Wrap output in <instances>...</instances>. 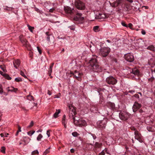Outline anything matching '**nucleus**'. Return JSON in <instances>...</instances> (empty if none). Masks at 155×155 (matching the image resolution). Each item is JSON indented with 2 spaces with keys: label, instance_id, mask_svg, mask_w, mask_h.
<instances>
[{
  "label": "nucleus",
  "instance_id": "nucleus-1",
  "mask_svg": "<svg viewBox=\"0 0 155 155\" xmlns=\"http://www.w3.org/2000/svg\"><path fill=\"white\" fill-rule=\"evenodd\" d=\"M68 108L70 110L69 114L70 119L73 120V121L74 125L81 127L85 126L86 123L85 120L79 119L75 116L76 113L75 108L71 104L68 106Z\"/></svg>",
  "mask_w": 155,
  "mask_h": 155
},
{
  "label": "nucleus",
  "instance_id": "nucleus-2",
  "mask_svg": "<svg viewBox=\"0 0 155 155\" xmlns=\"http://www.w3.org/2000/svg\"><path fill=\"white\" fill-rule=\"evenodd\" d=\"M65 12L68 13L70 14H72L74 15H76L77 16L75 17L74 19L75 21H82L84 19V17H82V14L80 12H79L78 10L76 9H74L72 8L71 10L69 8H68L67 10H65Z\"/></svg>",
  "mask_w": 155,
  "mask_h": 155
},
{
  "label": "nucleus",
  "instance_id": "nucleus-3",
  "mask_svg": "<svg viewBox=\"0 0 155 155\" xmlns=\"http://www.w3.org/2000/svg\"><path fill=\"white\" fill-rule=\"evenodd\" d=\"M90 67L93 71L95 72H98L100 71L98 63L95 58H92L89 61Z\"/></svg>",
  "mask_w": 155,
  "mask_h": 155
},
{
  "label": "nucleus",
  "instance_id": "nucleus-4",
  "mask_svg": "<svg viewBox=\"0 0 155 155\" xmlns=\"http://www.w3.org/2000/svg\"><path fill=\"white\" fill-rule=\"evenodd\" d=\"M75 7L78 9L83 10L85 8L84 3L80 0H75L74 2Z\"/></svg>",
  "mask_w": 155,
  "mask_h": 155
},
{
  "label": "nucleus",
  "instance_id": "nucleus-5",
  "mask_svg": "<svg viewBox=\"0 0 155 155\" xmlns=\"http://www.w3.org/2000/svg\"><path fill=\"white\" fill-rule=\"evenodd\" d=\"M110 49L107 47H104L100 49L99 54L103 57H106L109 54Z\"/></svg>",
  "mask_w": 155,
  "mask_h": 155
},
{
  "label": "nucleus",
  "instance_id": "nucleus-6",
  "mask_svg": "<svg viewBox=\"0 0 155 155\" xmlns=\"http://www.w3.org/2000/svg\"><path fill=\"white\" fill-rule=\"evenodd\" d=\"M107 119L104 118L103 120L98 121L97 123V126L99 128L104 129L105 127L107 122Z\"/></svg>",
  "mask_w": 155,
  "mask_h": 155
},
{
  "label": "nucleus",
  "instance_id": "nucleus-7",
  "mask_svg": "<svg viewBox=\"0 0 155 155\" xmlns=\"http://www.w3.org/2000/svg\"><path fill=\"white\" fill-rule=\"evenodd\" d=\"M20 41L23 45V46L26 48L30 47V45L26 39L22 35H20L19 37Z\"/></svg>",
  "mask_w": 155,
  "mask_h": 155
},
{
  "label": "nucleus",
  "instance_id": "nucleus-8",
  "mask_svg": "<svg viewBox=\"0 0 155 155\" xmlns=\"http://www.w3.org/2000/svg\"><path fill=\"white\" fill-rule=\"evenodd\" d=\"M130 114L126 112L123 111L119 113V117L123 120H126L129 117Z\"/></svg>",
  "mask_w": 155,
  "mask_h": 155
},
{
  "label": "nucleus",
  "instance_id": "nucleus-9",
  "mask_svg": "<svg viewBox=\"0 0 155 155\" xmlns=\"http://www.w3.org/2000/svg\"><path fill=\"white\" fill-rule=\"evenodd\" d=\"M106 82L109 84H115L117 82V80L113 77L109 76L106 78Z\"/></svg>",
  "mask_w": 155,
  "mask_h": 155
},
{
  "label": "nucleus",
  "instance_id": "nucleus-10",
  "mask_svg": "<svg viewBox=\"0 0 155 155\" xmlns=\"http://www.w3.org/2000/svg\"><path fill=\"white\" fill-rule=\"evenodd\" d=\"M124 58L126 60L130 62H133L134 60L133 55L130 53L125 54Z\"/></svg>",
  "mask_w": 155,
  "mask_h": 155
},
{
  "label": "nucleus",
  "instance_id": "nucleus-11",
  "mask_svg": "<svg viewBox=\"0 0 155 155\" xmlns=\"http://www.w3.org/2000/svg\"><path fill=\"white\" fill-rule=\"evenodd\" d=\"M70 74H72L74 77L78 81H81V77L82 75L81 73L75 71L74 72H71Z\"/></svg>",
  "mask_w": 155,
  "mask_h": 155
},
{
  "label": "nucleus",
  "instance_id": "nucleus-12",
  "mask_svg": "<svg viewBox=\"0 0 155 155\" xmlns=\"http://www.w3.org/2000/svg\"><path fill=\"white\" fill-rule=\"evenodd\" d=\"M134 134L135 139L140 143H142L143 142L141 138V135L137 130H136L134 132Z\"/></svg>",
  "mask_w": 155,
  "mask_h": 155
},
{
  "label": "nucleus",
  "instance_id": "nucleus-13",
  "mask_svg": "<svg viewBox=\"0 0 155 155\" xmlns=\"http://www.w3.org/2000/svg\"><path fill=\"white\" fill-rule=\"evenodd\" d=\"M141 107V104H140L138 103L137 102H135L132 107L133 111L134 112L136 111Z\"/></svg>",
  "mask_w": 155,
  "mask_h": 155
},
{
  "label": "nucleus",
  "instance_id": "nucleus-14",
  "mask_svg": "<svg viewBox=\"0 0 155 155\" xmlns=\"http://www.w3.org/2000/svg\"><path fill=\"white\" fill-rule=\"evenodd\" d=\"M45 34L47 36V39L48 41V43H50L51 41L50 40V38H51V41L52 42H54V37L51 35L49 34V32H46Z\"/></svg>",
  "mask_w": 155,
  "mask_h": 155
},
{
  "label": "nucleus",
  "instance_id": "nucleus-15",
  "mask_svg": "<svg viewBox=\"0 0 155 155\" xmlns=\"http://www.w3.org/2000/svg\"><path fill=\"white\" fill-rule=\"evenodd\" d=\"M14 66L16 69H18L20 64V61L18 59L15 60L13 62Z\"/></svg>",
  "mask_w": 155,
  "mask_h": 155
},
{
  "label": "nucleus",
  "instance_id": "nucleus-16",
  "mask_svg": "<svg viewBox=\"0 0 155 155\" xmlns=\"http://www.w3.org/2000/svg\"><path fill=\"white\" fill-rule=\"evenodd\" d=\"M106 18V15L104 14H99L96 15L95 18L97 19H104Z\"/></svg>",
  "mask_w": 155,
  "mask_h": 155
},
{
  "label": "nucleus",
  "instance_id": "nucleus-17",
  "mask_svg": "<svg viewBox=\"0 0 155 155\" xmlns=\"http://www.w3.org/2000/svg\"><path fill=\"white\" fill-rule=\"evenodd\" d=\"M25 139H24L23 140H21V141H23V145L24 146H25L29 142L31 139L28 137H25Z\"/></svg>",
  "mask_w": 155,
  "mask_h": 155
},
{
  "label": "nucleus",
  "instance_id": "nucleus-18",
  "mask_svg": "<svg viewBox=\"0 0 155 155\" xmlns=\"http://www.w3.org/2000/svg\"><path fill=\"white\" fill-rule=\"evenodd\" d=\"M130 73L135 75H138L139 74V71L136 69H131L130 71Z\"/></svg>",
  "mask_w": 155,
  "mask_h": 155
},
{
  "label": "nucleus",
  "instance_id": "nucleus-19",
  "mask_svg": "<svg viewBox=\"0 0 155 155\" xmlns=\"http://www.w3.org/2000/svg\"><path fill=\"white\" fill-rule=\"evenodd\" d=\"M66 116L65 115H64L63 117L62 122V124L64 125V128H66L67 127L66 126V122L65 121Z\"/></svg>",
  "mask_w": 155,
  "mask_h": 155
},
{
  "label": "nucleus",
  "instance_id": "nucleus-20",
  "mask_svg": "<svg viewBox=\"0 0 155 155\" xmlns=\"http://www.w3.org/2000/svg\"><path fill=\"white\" fill-rule=\"evenodd\" d=\"M60 112V110H56V111L54 113V114L53 115V117L56 118L58 116V114Z\"/></svg>",
  "mask_w": 155,
  "mask_h": 155
},
{
  "label": "nucleus",
  "instance_id": "nucleus-21",
  "mask_svg": "<svg viewBox=\"0 0 155 155\" xmlns=\"http://www.w3.org/2000/svg\"><path fill=\"white\" fill-rule=\"evenodd\" d=\"M147 49L152 51H153L154 50V46L152 45H150L148 47Z\"/></svg>",
  "mask_w": 155,
  "mask_h": 155
},
{
  "label": "nucleus",
  "instance_id": "nucleus-22",
  "mask_svg": "<svg viewBox=\"0 0 155 155\" xmlns=\"http://www.w3.org/2000/svg\"><path fill=\"white\" fill-rule=\"evenodd\" d=\"M93 30L95 32H98L99 31V27L98 26H94L93 27Z\"/></svg>",
  "mask_w": 155,
  "mask_h": 155
},
{
  "label": "nucleus",
  "instance_id": "nucleus-23",
  "mask_svg": "<svg viewBox=\"0 0 155 155\" xmlns=\"http://www.w3.org/2000/svg\"><path fill=\"white\" fill-rule=\"evenodd\" d=\"M11 88H12V89H9V87H8V91H11V92H13L14 91H14L15 92H16L17 90V88H15L13 87H11Z\"/></svg>",
  "mask_w": 155,
  "mask_h": 155
},
{
  "label": "nucleus",
  "instance_id": "nucleus-24",
  "mask_svg": "<svg viewBox=\"0 0 155 155\" xmlns=\"http://www.w3.org/2000/svg\"><path fill=\"white\" fill-rule=\"evenodd\" d=\"M43 137V136L41 134H39L37 137V139L38 141H40L41 140V139Z\"/></svg>",
  "mask_w": 155,
  "mask_h": 155
},
{
  "label": "nucleus",
  "instance_id": "nucleus-25",
  "mask_svg": "<svg viewBox=\"0 0 155 155\" xmlns=\"http://www.w3.org/2000/svg\"><path fill=\"white\" fill-rule=\"evenodd\" d=\"M101 144L98 143H96L95 144V147L96 148H100L101 147Z\"/></svg>",
  "mask_w": 155,
  "mask_h": 155
},
{
  "label": "nucleus",
  "instance_id": "nucleus-26",
  "mask_svg": "<svg viewBox=\"0 0 155 155\" xmlns=\"http://www.w3.org/2000/svg\"><path fill=\"white\" fill-rule=\"evenodd\" d=\"M27 26L28 27L29 30L31 32H33V30L34 29V27L30 26L28 24Z\"/></svg>",
  "mask_w": 155,
  "mask_h": 155
},
{
  "label": "nucleus",
  "instance_id": "nucleus-27",
  "mask_svg": "<svg viewBox=\"0 0 155 155\" xmlns=\"http://www.w3.org/2000/svg\"><path fill=\"white\" fill-rule=\"evenodd\" d=\"M4 76L5 77V78L7 79L10 80L11 79V78L8 74H5Z\"/></svg>",
  "mask_w": 155,
  "mask_h": 155
},
{
  "label": "nucleus",
  "instance_id": "nucleus-28",
  "mask_svg": "<svg viewBox=\"0 0 155 155\" xmlns=\"http://www.w3.org/2000/svg\"><path fill=\"white\" fill-rule=\"evenodd\" d=\"M15 81L17 82H19V81H22V80L21 78L20 77H18L16 78L15 79Z\"/></svg>",
  "mask_w": 155,
  "mask_h": 155
},
{
  "label": "nucleus",
  "instance_id": "nucleus-29",
  "mask_svg": "<svg viewBox=\"0 0 155 155\" xmlns=\"http://www.w3.org/2000/svg\"><path fill=\"white\" fill-rule=\"evenodd\" d=\"M50 148V147H49L48 149H47L44 152L43 155H46L49 152V149Z\"/></svg>",
  "mask_w": 155,
  "mask_h": 155
},
{
  "label": "nucleus",
  "instance_id": "nucleus-30",
  "mask_svg": "<svg viewBox=\"0 0 155 155\" xmlns=\"http://www.w3.org/2000/svg\"><path fill=\"white\" fill-rule=\"evenodd\" d=\"M72 134L74 137H77L79 135V134L76 132H73Z\"/></svg>",
  "mask_w": 155,
  "mask_h": 155
},
{
  "label": "nucleus",
  "instance_id": "nucleus-31",
  "mask_svg": "<svg viewBox=\"0 0 155 155\" xmlns=\"http://www.w3.org/2000/svg\"><path fill=\"white\" fill-rule=\"evenodd\" d=\"M111 5L112 7H117L118 6V4H117V3L115 2L112 3L111 4Z\"/></svg>",
  "mask_w": 155,
  "mask_h": 155
},
{
  "label": "nucleus",
  "instance_id": "nucleus-32",
  "mask_svg": "<svg viewBox=\"0 0 155 155\" xmlns=\"http://www.w3.org/2000/svg\"><path fill=\"white\" fill-rule=\"evenodd\" d=\"M27 99L28 100H29L30 101H31V100H33L34 97H33V96L31 95H28V96H27Z\"/></svg>",
  "mask_w": 155,
  "mask_h": 155
},
{
  "label": "nucleus",
  "instance_id": "nucleus-33",
  "mask_svg": "<svg viewBox=\"0 0 155 155\" xmlns=\"http://www.w3.org/2000/svg\"><path fill=\"white\" fill-rule=\"evenodd\" d=\"M35 132V131H33L32 132L30 131L27 132V134L28 135H30V136H31L33 135Z\"/></svg>",
  "mask_w": 155,
  "mask_h": 155
},
{
  "label": "nucleus",
  "instance_id": "nucleus-34",
  "mask_svg": "<svg viewBox=\"0 0 155 155\" xmlns=\"http://www.w3.org/2000/svg\"><path fill=\"white\" fill-rule=\"evenodd\" d=\"M5 147H2L1 151L2 152L5 153Z\"/></svg>",
  "mask_w": 155,
  "mask_h": 155
},
{
  "label": "nucleus",
  "instance_id": "nucleus-35",
  "mask_svg": "<svg viewBox=\"0 0 155 155\" xmlns=\"http://www.w3.org/2000/svg\"><path fill=\"white\" fill-rule=\"evenodd\" d=\"M20 74L23 77H24L25 78H27V77L24 74V72L22 71H20Z\"/></svg>",
  "mask_w": 155,
  "mask_h": 155
},
{
  "label": "nucleus",
  "instance_id": "nucleus-36",
  "mask_svg": "<svg viewBox=\"0 0 155 155\" xmlns=\"http://www.w3.org/2000/svg\"><path fill=\"white\" fill-rule=\"evenodd\" d=\"M32 154L33 155L35 154H39V152L37 150L33 151L32 153Z\"/></svg>",
  "mask_w": 155,
  "mask_h": 155
},
{
  "label": "nucleus",
  "instance_id": "nucleus-37",
  "mask_svg": "<svg viewBox=\"0 0 155 155\" xmlns=\"http://www.w3.org/2000/svg\"><path fill=\"white\" fill-rule=\"evenodd\" d=\"M51 131V130H48L47 131L46 134L48 136V137H49L50 136V132Z\"/></svg>",
  "mask_w": 155,
  "mask_h": 155
},
{
  "label": "nucleus",
  "instance_id": "nucleus-38",
  "mask_svg": "<svg viewBox=\"0 0 155 155\" xmlns=\"http://www.w3.org/2000/svg\"><path fill=\"white\" fill-rule=\"evenodd\" d=\"M121 24L122 25L124 26V27H128V26L127 25V24H125V22H121Z\"/></svg>",
  "mask_w": 155,
  "mask_h": 155
},
{
  "label": "nucleus",
  "instance_id": "nucleus-39",
  "mask_svg": "<svg viewBox=\"0 0 155 155\" xmlns=\"http://www.w3.org/2000/svg\"><path fill=\"white\" fill-rule=\"evenodd\" d=\"M34 124V123L33 121H31L30 125L28 126L29 127H32Z\"/></svg>",
  "mask_w": 155,
  "mask_h": 155
},
{
  "label": "nucleus",
  "instance_id": "nucleus-40",
  "mask_svg": "<svg viewBox=\"0 0 155 155\" xmlns=\"http://www.w3.org/2000/svg\"><path fill=\"white\" fill-rule=\"evenodd\" d=\"M151 129L152 127L150 126H147V129L149 131H151Z\"/></svg>",
  "mask_w": 155,
  "mask_h": 155
},
{
  "label": "nucleus",
  "instance_id": "nucleus-41",
  "mask_svg": "<svg viewBox=\"0 0 155 155\" xmlns=\"http://www.w3.org/2000/svg\"><path fill=\"white\" fill-rule=\"evenodd\" d=\"M115 2L117 4H118V5L121 2V0H117Z\"/></svg>",
  "mask_w": 155,
  "mask_h": 155
},
{
  "label": "nucleus",
  "instance_id": "nucleus-42",
  "mask_svg": "<svg viewBox=\"0 0 155 155\" xmlns=\"http://www.w3.org/2000/svg\"><path fill=\"white\" fill-rule=\"evenodd\" d=\"M3 93V90L1 86H0V94H2Z\"/></svg>",
  "mask_w": 155,
  "mask_h": 155
},
{
  "label": "nucleus",
  "instance_id": "nucleus-43",
  "mask_svg": "<svg viewBox=\"0 0 155 155\" xmlns=\"http://www.w3.org/2000/svg\"><path fill=\"white\" fill-rule=\"evenodd\" d=\"M103 151H104V152L105 153V152H106V153H107V154H110V153H109V151H108V150L107 149H105Z\"/></svg>",
  "mask_w": 155,
  "mask_h": 155
},
{
  "label": "nucleus",
  "instance_id": "nucleus-44",
  "mask_svg": "<svg viewBox=\"0 0 155 155\" xmlns=\"http://www.w3.org/2000/svg\"><path fill=\"white\" fill-rule=\"evenodd\" d=\"M18 131L19 132H20L21 131V127L19 125H18Z\"/></svg>",
  "mask_w": 155,
  "mask_h": 155
},
{
  "label": "nucleus",
  "instance_id": "nucleus-45",
  "mask_svg": "<svg viewBox=\"0 0 155 155\" xmlns=\"http://www.w3.org/2000/svg\"><path fill=\"white\" fill-rule=\"evenodd\" d=\"M133 25L131 23H129L128 24V27H129L130 29H132L131 27Z\"/></svg>",
  "mask_w": 155,
  "mask_h": 155
},
{
  "label": "nucleus",
  "instance_id": "nucleus-46",
  "mask_svg": "<svg viewBox=\"0 0 155 155\" xmlns=\"http://www.w3.org/2000/svg\"><path fill=\"white\" fill-rule=\"evenodd\" d=\"M37 48L39 52V53L40 54H41V49L39 48L38 47H37Z\"/></svg>",
  "mask_w": 155,
  "mask_h": 155
},
{
  "label": "nucleus",
  "instance_id": "nucleus-47",
  "mask_svg": "<svg viewBox=\"0 0 155 155\" xmlns=\"http://www.w3.org/2000/svg\"><path fill=\"white\" fill-rule=\"evenodd\" d=\"M105 154V153L104 152V151H102L100 153L99 155H104Z\"/></svg>",
  "mask_w": 155,
  "mask_h": 155
},
{
  "label": "nucleus",
  "instance_id": "nucleus-48",
  "mask_svg": "<svg viewBox=\"0 0 155 155\" xmlns=\"http://www.w3.org/2000/svg\"><path fill=\"white\" fill-rule=\"evenodd\" d=\"M54 8H52L50 9L49 12H52L54 11Z\"/></svg>",
  "mask_w": 155,
  "mask_h": 155
},
{
  "label": "nucleus",
  "instance_id": "nucleus-49",
  "mask_svg": "<svg viewBox=\"0 0 155 155\" xmlns=\"http://www.w3.org/2000/svg\"><path fill=\"white\" fill-rule=\"evenodd\" d=\"M141 33L142 35H145L146 34V32L144 30H142L141 31Z\"/></svg>",
  "mask_w": 155,
  "mask_h": 155
},
{
  "label": "nucleus",
  "instance_id": "nucleus-50",
  "mask_svg": "<svg viewBox=\"0 0 155 155\" xmlns=\"http://www.w3.org/2000/svg\"><path fill=\"white\" fill-rule=\"evenodd\" d=\"M52 68H49L48 69V72L51 73L52 72Z\"/></svg>",
  "mask_w": 155,
  "mask_h": 155
},
{
  "label": "nucleus",
  "instance_id": "nucleus-51",
  "mask_svg": "<svg viewBox=\"0 0 155 155\" xmlns=\"http://www.w3.org/2000/svg\"><path fill=\"white\" fill-rule=\"evenodd\" d=\"M70 151L71 153H73L74 152V150L73 148L71 149L70 150Z\"/></svg>",
  "mask_w": 155,
  "mask_h": 155
},
{
  "label": "nucleus",
  "instance_id": "nucleus-52",
  "mask_svg": "<svg viewBox=\"0 0 155 155\" xmlns=\"http://www.w3.org/2000/svg\"><path fill=\"white\" fill-rule=\"evenodd\" d=\"M48 95H51V92L50 91H49V90H48Z\"/></svg>",
  "mask_w": 155,
  "mask_h": 155
},
{
  "label": "nucleus",
  "instance_id": "nucleus-53",
  "mask_svg": "<svg viewBox=\"0 0 155 155\" xmlns=\"http://www.w3.org/2000/svg\"><path fill=\"white\" fill-rule=\"evenodd\" d=\"M42 131V129H39V130H38V131H37V133H38V132H41Z\"/></svg>",
  "mask_w": 155,
  "mask_h": 155
},
{
  "label": "nucleus",
  "instance_id": "nucleus-54",
  "mask_svg": "<svg viewBox=\"0 0 155 155\" xmlns=\"http://www.w3.org/2000/svg\"><path fill=\"white\" fill-rule=\"evenodd\" d=\"M23 141H21V140L19 142V144L20 145H21V144H23Z\"/></svg>",
  "mask_w": 155,
  "mask_h": 155
},
{
  "label": "nucleus",
  "instance_id": "nucleus-55",
  "mask_svg": "<svg viewBox=\"0 0 155 155\" xmlns=\"http://www.w3.org/2000/svg\"><path fill=\"white\" fill-rule=\"evenodd\" d=\"M139 112L140 113H141L143 112V111L142 110L140 109L139 110Z\"/></svg>",
  "mask_w": 155,
  "mask_h": 155
},
{
  "label": "nucleus",
  "instance_id": "nucleus-56",
  "mask_svg": "<svg viewBox=\"0 0 155 155\" xmlns=\"http://www.w3.org/2000/svg\"><path fill=\"white\" fill-rule=\"evenodd\" d=\"M130 3H132L133 2V0H127Z\"/></svg>",
  "mask_w": 155,
  "mask_h": 155
},
{
  "label": "nucleus",
  "instance_id": "nucleus-57",
  "mask_svg": "<svg viewBox=\"0 0 155 155\" xmlns=\"http://www.w3.org/2000/svg\"><path fill=\"white\" fill-rule=\"evenodd\" d=\"M134 91L133 90H130L129 91V92H130V93H134Z\"/></svg>",
  "mask_w": 155,
  "mask_h": 155
},
{
  "label": "nucleus",
  "instance_id": "nucleus-58",
  "mask_svg": "<svg viewBox=\"0 0 155 155\" xmlns=\"http://www.w3.org/2000/svg\"><path fill=\"white\" fill-rule=\"evenodd\" d=\"M113 61H114L116 63H117V59L116 58H114V59H113Z\"/></svg>",
  "mask_w": 155,
  "mask_h": 155
},
{
  "label": "nucleus",
  "instance_id": "nucleus-59",
  "mask_svg": "<svg viewBox=\"0 0 155 155\" xmlns=\"http://www.w3.org/2000/svg\"><path fill=\"white\" fill-rule=\"evenodd\" d=\"M134 95L136 97H138V98L139 97V96L137 94H135Z\"/></svg>",
  "mask_w": 155,
  "mask_h": 155
},
{
  "label": "nucleus",
  "instance_id": "nucleus-60",
  "mask_svg": "<svg viewBox=\"0 0 155 155\" xmlns=\"http://www.w3.org/2000/svg\"><path fill=\"white\" fill-rule=\"evenodd\" d=\"M70 29L72 30H74V28H71V27H69Z\"/></svg>",
  "mask_w": 155,
  "mask_h": 155
},
{
  "label": "nucleus",
  "instance_id": "nucleus-61",
  "mask_svg": "<svg viewBox=\"0 0 155 155\" xmlns=\"http://www.w3.org/2000/svg\"><path fill=\"white\" fill-rule=\"evenodd\" d=\"M92 136H93V139H95L96 138V136H95V135L94 136H93V135Z\"/></svg>",
  "mask_w": 155,
  "mask_h": 155
},
{
  "label": "nucleus",
  "instance_id": "nucleus-62",
  "mask_svg": "<svg viewBox=\"0 0 155 155\" xmlns=\"http://www.w3.org/2000/svg\"><path fill=\"white\" fill-rule=\"evenodd\" d=\"M0 135L1 137H4V135L3 134H0Z\"/></svg>",
  "mask_w": 155,
  "mask_h": 155
},
{
  "label": "nucleus",
  "instance_id": "nucleus-63",
  "mask_svg": "<svg viewBox=\"0 0 155 155\" xmlns=\"http://www.w3.org/2000/svg\"><path fill=\"white\" fill-rule=\"evenodd\" d=\"M53 66L52 65H50V68H52L53 67Z\"/></svg>",
  "mask_w": 155,
  "mask_h": 155
},
{
  "label": "nucleus",
  "instance_id": "nucleus-64",
  "mask_svg": "<svg viewBox=\"0 0 155 155\" xmlns=\"http://www.w3.org/2000/svg\"><path fill=\"white\" fill-rule=\"evenodd\" d=\"M3 73V72H2L1 71H0V74H2V75H3V76H4V75H3V74H2Z\"/></svg>",
  "mask_w": 155,
  "mask_h": 155
}]
</instances>
